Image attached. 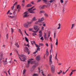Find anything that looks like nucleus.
I'll use <instances>...</instances> for the list:
<instances>
[{"label":"nucleus","instance_id":"nucleus-3","mask_svg":"<svg viewBox=\"0 0 76 76\" xmlns=\"http://www.w3.org/2000/svg\"><path fill=\"white\" fill-rule=\"evenodd\" d=\"M31 24V22H27V23L24 24V26L26 28H28L30 27V24Z\"/></svg>","mask_w":76,"mask_h":76},{"label":"nucleus","instance_id":"nucleus-9","mask_svg":"<svg viewBox=\"0 0 76 76\" xmlns=\"http://www.w3.org/2000/svg\"><path fill=\"white\" fill-rule=\"evenodd\" d=\"M51 70H52V72L53 73L55 71V66L54 65H52L51 66Z\"/></svg>","mask_w":76,"mask_h":76},{"label":"nucleus","instance_id":"nucleus-16","mask_svg":"<svg viewBox=\"0 0 76 76\" xmlns=\"http://www.w3.org/2000/svg\"><path fill=\"white\" fill-rule=\"evenodd\" d=\"M36 59L37 60L39 61V60H40V56H37V57H36Z\"/></svg>","mask_w":76,"mask_h":76},{"label":"nucleus","instance_id":"nucleus-60","mask_svg":"<svg viewBox=\"0 0 76 76\" xmlns=\"http://www.w3.org/2000/svg\"><path fill=\"white\" fill-rule=\"evenodd\" d=\"M44 27H42V31H43V30H44Z\"/></svg>","mask_w":76,"mask_h":76},{"label":"nucleus","instance_id":"nucleus-18","mask_svg":"<svg viewBox=\"0 0 76 76\" xmlns=\"http://www.w3.org/2000/svg\"><path fill=\"white\" fill-rule=\"evenodd\" d=\"M43 1L45 2V3L46 4H49V1H48L47 0H43Z\"/></svg>","mask_w":76,"mask_h":76},{"label":"nucleus","instance_id":"nucleus-37","mask_svg":"<svg viewBox=\"0 0 76 76\" xmlns=\"http://www.w3.org/2000/svg\"><path fill=\"white\" fill-rule=\"evenodd\" d=\"M32 35L33 36H35V35H37V34L36 33H33Z\"/></svg>","mask_w":76,"mask_h":76},{"label":"nucleus","instance_id":"nucleus-57","mask_svg":"<svg viewBox=\"0 0 76 76\" xmlns=\"http://www.w3.org/2000/svg\"><path fill=\"white\" fill-rule=\"evenodd\" d=\"M10 10H8V12L7 13V14H9V12H10Z\"/></svg>","mask_w":76,"mask_h":76},{"label":"nucleus","instance_id":"nucleus-54","mask_svg":"<svg viewBox=\"0 0 76 76\" xmlns=\"http://www.w3.org/2000/svg\"><path fill=\"white\" fill-rule=\"evenodd\" d=\"M72 72H75L76 71V70H72Z\"/></svg>","mask_w":76,"mask_h":76},{"label":"nucleus","instance_id":"nucleus-23","mask_svg":"<svg viewBox=\"0 0 76 76\" xmlns=\"http://www.w3.org/2000/svg\"><path fill=\"white\" fill-rule=\"evenodd\" d=\"M19 32L21 34V35H22V36H23V33H22V32L21 30L20 29H19Z\"/></svg>","mask_w":76,"mask_h":76},{"label":"nucleus","instance_id":"nucleus-45","mask_svg":"<svg viewBox=\"0 0 76 76\" xmlns=\"http://www.w3.org/2000/svg\"><path fill=\"white\" fill-rule=\"evenodd\" d=\"M73 74V72H72L71 74H69L70 76H71Z\"/></svg>","mask_w":76,"mask_h":76},{"label":"nucleus","instance_id":"nucleus-43","mask_svg":"<svg viewBox=\"0 0 76 76\" xmlns=\"http://www.w3.org/2000/svg\"><path fill=\"white\" fill-rule=\"evenodd\" d=\"M60 0V2L61 3H63L64 2V1L63 0Z\"/></svg>","mask_w":76,"mask_h":76},{"label":"nucleus","instance_id":"nucleus-44","mask_svg":"<svg viewBox=\"0 0 76 76\" xmlns=\"http://www.w3.org/2000/svg\"><path fill=\"white\" fill-rule=\"evenodd\" d=\"M39 45H41L42 46H43V43H39Z\"/></svg>","mask_w":76,"mask_h":76},{"label":"nucleus","instance_id":"nucleus-21","mask_svg":"<svg viewBox=\"0 0 76 76\" xmlns=\"http://www.w3.org/2000/svg\"><path fill=\"white\" fill-rule=\"evenodd\" d=\"M31 44L33 45L34 44H35L36 42L35 41H31Z\"/></svg>","mask_w":76,"mask_h":76},{"label":"nucleus","instance_id":"nucleus-28","mask_svg":"<svg viewBox=\"0 0 76 76\" xmlns=\"http://www.w3.org/2000/svg\"><path fill=\"white\" fill-rule=\"evenodd\" d=\"M8 17L9 18H12V19L14 17V16H10V15H8Z\"/></svg>","mask_w":76,"mask_h":76},{"label":"nucleus","instance_id":"nucleus-35","mask_svg":"<svg viewBox=\"0 0 76 76\" xmlns=\"http://www.w3.org/2000/svg\"><path fill=\"white\" fill-rule=\"evenodd\" d=\"M41 73L42 74L43 76H45V75L43 73V71H42Z\"/></svg>","mask_w":76,"mask_h":76},{"label":"nucleus","instance_id":"nucleus-41","mask_svg":"<svg viewBox=\"0 0 76 76\" xmlns=\"http://www.w3.org/2000/svg\"><path fill=\"white\" fill-rule=\"evenodd\" d=\"M43 26H46V25H45V23L43 22Z\"/></svg>","mask_w":76,"mask_h":76},{"label":"nucleus","instance_id":"nucleus-31","mask_svg":"<svg viewBox=\"0 0 76 76\" xmlns=\"http://www.w3.org/2000/svg\"><path fill=\"white\" fill-rule=\"evenodd\" d=\"M33 76H38V74H34L33 75Z\"/></svg>","mask_w":76,"mask_h":76},{"label":"nucleus","instance_id":"nucleus-30","mask_svg":"<svg viewBox=\"0 0 76 76\" xmlns=\"http://www.w3.org/2000/svg\"><path fill=\"white\" fill-rule=\"evenodd\" d=\"M25 40H26V42H29V40H28V39H27V37H25Z\"/></svg>","mask_w":76,"mask_h":76},{"label":"nucleus","instance_id":"nucleus-22","mask_svg":"<svg viewBox=\"0 0 76 76\" xmlns=\"http://www.w3.org/2000/svg\"><path fill=\"white\" fill-rule=\"evenodd\" d=\"M26 69H24V70H23V75H24L26 72Z\"/></svg>","mask_w":76,"mask_h":76},{"label":"nucleus","instance_id":"nucleus-19","mask_svg":"<svg viewBox=\"0 0 76 76\" xmlns=\"http://www.w3.org/2000/svg\"><path fill=\"white\" fill-rule=\"evenodd\" d=\"M46 50L47 51H46V56H47L49 55V53L48 52V49H47Z\"/></svg>","mask_w":76,"mask_h":76},{"label":"nucleus","instance_id":"nucleus-14","mask_svg":"<svg viewBox=\"0 0 76 76\" xmlns=\"http://www.w3.org/2000/svg\"><path fill=\"white\" fill-rule=\"evenodd\" d=\"M41 22V19H39L38 20V21H37L35 23V24H38L40 23Z\"/></svg>","mask_w":76,"mask_h":76},{"label":"nucleus","instance_id":"nucleus-64","mask_svg":"<svg viewBox=\"0 0 76 76\" xmlns=\"http://www.w3.org/2000/svg\"><path fill=\"white\" fill-rule=\"evenodd\" d=\"M40 49L39 48H38L37 49V50H40Z\"/></svg>","mask_w":76,"mask_h":76},{"label":"nucleus","instance_id":"nucleus-20","mask_svg":"<svg viewBox=\"0 0 76 76\" xmlns=\"http://www.w3.org/2000/svg\"><path fill=\"white\" fill-rule=\"evenodd\" d=\"M44 38H45V39L46 40H48V38H47V35H44Z\"/></svg>","mask_w":76,"mask_h":76},{"label":"nucleus","instance_id":"nucleus-52","mask_svg":"<svg viewBox=\"0 0 76 76\" xmlns=\"http://www.w3.org/2000/svg\"><path fill=\"white\" fill-rule=\"evenodd\" d=\"M21 57L25 56L23 54H21V55L20 56Z\"/></svg>","mask_w":76,"mask_h":76},{"label":"nucleus","instance_id":"nucleus-2","mask_svg":"<svg viewBox=\"0 0 76 76\" xmlns=\"http://www.w3.org/2000/svg\"><path fill=\"white\" fill-rule=\"evenodd\" d=\"M34 29L36 31H33L32 32L35 34L37 33L39 29V27H38V26H34Z\"/></svg>","mask_w":76,"mask_h":76},{"label":"nucleus","instance_id":"nucleus-34","mask_svg":"<svg viewBox=\"0 0 76 76\" xmlns=\"http://www.w3.org/2000/svg\"><path fill=\"white\" fill-rule=\"evenodd\" d=\"M57 53H56V57H55V59H56V60H58L57 58Z\"/></svg>","mask_w":76,"mask_h":76},{"label":"nucleus","instance_id":"nucleus-27","mask_svg":"<svg viewBox=\"0 0 76 76\" xmlns=\"http://www.w3.org/2000/svg\"><path fill=\"white\" fill-rule=\"evenodd\" d=\"M32 7V5L31 4H28L26 6L27 7Z\"/></svg>","mask_w":76,"mask_h":76},{"label":"nucleus","instance_id":"nucleus-17","mask_svg":"<svg viewBox=\"0 0 76 76\" xmlns=\"http://www.w3.org/2000/svg\"><path fill=\"white\" fill-rule=\"evenodd\" d=\"M39 8L40 9H44L45 7H44V6L43 5V6H40V7H39Z\"/></svg>","mask_w":76,"mask_h":76},{"label":"nucleus","instance_id":"nucleus-13","mask_svg":"<svg viewBox=\"0 0 76 76\" xmlns=\"http://www.w3.org/2000/svg\"><path fill=\"white\" fill-rule=\"evenodd\" d=\"M37 20V19H36V18L35 17H34L33 19L31 21V22H31V23H32V22H33V21H36Z\"/></svg>","mask_w":76,"mask_h":76},{"label":"nucleus","instance_id":"nucleus-40","mask_svg":"<svg viewBox=\"0 0 76 76\" xmlns=\"http://www.w3.org/2000/svg\"><path fill=\"white\" fill-rule=\"evenodd\" d=\"M65 11V8H64V7H63V12H64Z\"/></svg>","mask_w":76,"mask_h":76},{"label":"nucleus","instance_id":"nucleus-8","mask_svg":"<svg viewBox=\"0 0 76 76\" xmlns=\"http://www.w3.org/2000/svg\"><path fill=\"white\" fill-rule=\"evenodd\" d=\"M25 51L26 53H28V54H29L30 53L29 52V49L27 47H26L25 48Z\"/></svg>","mask_w":76,"mask_h":76},{"label":"nucleus","instance_id":"nucleus-56","mask_svg":"<svg viewBox=\"0 0 76 76\" xmlns=\"http://www.w3.org/2000/svg\"><path fill=\"white\" fill-rule=\"evenodd\" d=\"M32 30H33V28H29V31H32Z\"/></svg>","mask_w":76,"mask_h":76},{"label":"nucleus","instance_id":"nucleus-53","mask_svg":"<svg viewBox=\"0 0 76 76\" xmlns=\"http://www.w3.org/2000/svg\"><path fill=\"white\" fill-rule=\"evenodd\" d=\"M40 39H41V40H44V39H43V37H42Z\"/></svg>","mask_w":76,"mask_h":76},{"label":"nucleus","instance_id":"nucleus-6","mask_svg":"<svg viewBox=\"0 0 76 76\" xmlns=\"http://www.w3.org/2000/svg\"><path fill=\"white\" fill-rule=\"evenodd\" d=\"M29 12H26L24 13L23 14V17L24 18H26L28 17L29 16L28 14Z\"/></svg>","mask_w":76,"mask_h":76},{"label":"nucleus","instance_id":"nucleus-25","mask_svg":"<svg viewBox=\"0 0 76 76\" xmlns=\"http://www.w3.org/2000/svg\"><path fill=\"white\" fill-rule=\"evenodd\" d=\"M3 57V54L1 53H0V60H1V58H2Z\"/></svg>","mask_w":76,"mask_h":76},{"label":"nucleus","instance_id":"nucleus-50","mask_svg":"<svg viewBox=\"0 0 76 76\" xmlns=\"http://www.w3.org/2000/svg\"><path fill=\"white\" fill-rule=\"evenodd\" d=\"M51 49H52V48H53V45H52V43L51 44Z\"/></svg>","mask_w":76,"mask_h":76},{"label":"nucleus","instance_id":"nucleus-36","mask_svg":"<svg viewBox=\"0 0 76 76\" xmlns=\"http://www.w3.org/2000/svg\"><path fill=\"white\" fill-rule=\"evenodd\" d=\"M45 15L46 17H48V14H46V13H45Z\"/></svg>","mask_w":76,"mask_h":76},{"label":"nucleus","instance_id":"nucleus-59","mask_svg":"<svg viewBox=\"0 0 76 76\" xmlns=\"http://www.w3.org/2000/svg\"><path fill=\"white\" fill-rule=\"evenodd\" d=\"M39 34H42V31H40L39 32Z\"/></svg>","mask_w":76,"mask_h":76},{"label":"nucleus","instance_id":"nucleus-26","mask_svg":"<svg viewBox=\"0 0 76 76\" xmlns=\"http://www.w3.org/2000/svg\"><path fill=\"white\" fill-rule=\"evenodd\" d=\"M15 45L17 47V48H18L19 47V45H18V43H15Z\"/></svg>","mask_w":76,"mask_h":76},{"label":"nucleus","instance_id":"nucleus-49","mask_svg":"<svg viewBox=\"0 0 76 76\" xmlns=\"http://www.w3.org/2000/svg\"><path fill=\"white\" fill-rule=\"evenodd\" d=\"M35 45L36 47H38V45H37V44H36V43H35Z\"/></svg>","mask_w":76,"mask_h":76},{"label":"nucleus","instance_id":"nucleus-7","mask_svg":"<svg viewBox=\"0 0 76 76\" xmlns=\"http://www.w3.org/2000/svg\"><path fill=\"white\" fill-rule=\"evenodd\" d=\"M52 55H51L49 57V61L50 63V65H51L53 64V62L52 61Z\"/></svg>","mask_w":76,"mask_h":76},{"label":"nucleus","instance_id":"nucleus-12","mask_svg":"<svg viewBox=\"0 0 76 76\" xmlns=\"http://www.w3.org/2000/svg\"><path fill=\"white\" fill-rule=\"evenodd\" d=\"M46 4H47V5H44V8L45 7H49V6H50V4L49 3H47Z\"/></svg>","mask_w":76,"mask_h":76},{"label":"nucleus","instance_id":"nucleus-58","mask_svg":"<svg viewBox=\"0 0 76 76\" xmlns=\"http://www.w3.org/2000/svg\"><path fill=\"white\" fill-rule=\"evenodd\" d=\"M67 2H68V1H65L64 3H65V4H67Z\"/></svg>","mask_w":76,"mask_h":76},{"label":"nucleus","instance_id":"nucleus-39","mask_svg":"<svg viewBox=\"0 0 76 76\" xmlns=\"http://www.w3.org/2000/svg\"><path fill=\"white\" fill-rule=\"evenodd\" d=\"M12 33V34L14 32V30L12 28H11Z\"/></svg>","mask_w":76,"mask_h":76},{"label":"nucleus","instance_id":"nucleus-29","mask_svg":"<svg viewBox=\"0 0 76 76\" xmlns=\"http://www.w3.org/2000/svg\"><path fill=\"white\" fill-rule=\"evenodd\" d=\"M56 46H57L58 45V40L57 38L56 39Z\"/></svg>","mask_w":76,"mask_h":76},{"label":"nucleus","instance_id":"nucleus-62","mask_svg":"<svg viewBox=\"0 0 76 76\" xmlns=\"http://www.w3.org/2000/svg\"><path fill=\"white\" fill-rule=\"evenodd\" d=\"M42 0H38L37 1V2H39L40 1H41Z\"/></svg>","mask_w":76,"mask_h":76},{"label":"nucleus","instance_id":"nucleus-47","mask_svg":"<svg viewBox=\"0 0 76 76\" xmlns=\"http://www.w3.org/2000/svg\"><path fill=\"white\" fill-rule=\"evenodd\" d=\"M74 25H75V24H72V28H72V29L73 28V27H74Z\"/></svg>","mask_w":76,"mask_h":76},{"label":"nucleus","instance_id":"nucleus-10","mask_svg":"<svg viewBox=\"0 0 76 76\" xmlns=\"http://www.w3.org/2000/svg\"><path fill=\"white\" fill-rule=\"evenodd\" d=\"M5 61H3V64L4 65H6L7 64V58L5 59Z\"/></svg>","mask_w":76,"mask_h":76},{"label":"nucleus","instance_id":"nucleus-15","mask_svg":"<svg viewBox=\"0 0 76 76\" xmlns=\"http://www.w3.org/2000/svg\"><path fill=\"white\" fill-rule=\"evenodd\" d=\"M18 3V2H15V3L14 4V6H13L12 7V10H13L14 9V6H15H15H16V5Z\"/></svg>","mask_w":76,"mask_h":76},{"label":"nucleus","instance_id":"nucleus-33","mask_svg":"<svg viewBox=\"0 0 76 76\" xmlns=\"http://www.w3.org/2000/svg\"><path fill=\"white\" fill-rule=\"evenodd\" d=\"M44 12H45L43 10L41 11L40 12V14L43 13H44Z\"/></svg>","mask_w":76,"mask_h":76},{"label":"nucleus","instance_id":"nucleus-55","mask_svg":"<svg viewBox=\"0 0 76 76\" xmlns=\"http://www.w3.org/2000/svg\"><path fill=\"white\" fill-rule=\"evenodd\" d=\"M44 20V18L43 17H42V18L41 21H43Z\"/></svg>","mask_w":76,"mask_h":76},{"label":"nucleus","instance_id":"nucleus-63","mask_svg":"<svg viewBox=\"0 0 76 76\" xmlns=\"http://www.w3.org/2000/svg\"><path fill=\"white\" fill-rule=\"evenodd\" d=\"M38 52V51L36 50V52H35L34 53V54H36V53Z\"/></svg>","mask_w":76,"mask_h":76},{"label":"nucleus","instance_id":"nucleus-32","mask_svg":"<svg viewBox=\"0 0 76 76\" xmlns=\"http://www.w3.org/2000/svg\"><path fill=\"white\" fill-rule=\"evenodd\" d=\"M50 32H49V34H48V37H47V38L48 39L49 38V37L50 36Z\"/></svg>","mask_w":76,"mask_h":76},{"label":"nucleus","instance_id":"nucleus-24","mask_svg":"<svg viewBox=\"0 0 76 76\" xmlns=\"http://www.w3.org/2000/svg\"><path fill=\"white\" fill-rule=\"evenodd\" d=\"M58 26H59L58 28H57V29H60L61 28V25L60 24H58Z\"/></svg>","mask_w":76,"mask_h":76},{"label":"nucleus","instance_id":"nucleus-46","mask_svg":"<svg viewBox=\"0 0 76 76\" xmlns=\"http://www.w3.org/2000/svg\"><path fill=\"white\" fill-rule=\"evenodd\" d=\"M20 5H17V9H18L19 8Z\"/></svg>","mask_w":76,"mask_h":76},{"label":"nucleus","instance_id":"nucleus-48","mask_svg":"<svg viewBox=\"0 0 76 76\" xmlns=\"http://www.w3.org/2000/svg\"><path fill=\"white\" fill-rule=\"evenodd\" d=\"M39 38L41 37H42V34H39Z\"/></svg>","mask_w":76,"mask_h":76},{"label":"nucleus","instance_id":"nucleus-61","mask_svg":"<svg viewBox=\"0 0 76 76\" xmlns=\"http://www.w3.org/2000/svg\"><path fill=\"white\" fill-rule=\"evenodd\" d=\"M7 39H8V34H7Z\"/></svg>","mask_w":76,"mask_h":76},{"label":"nucleus","instance_id":"nucleus-11","mask_svg":"<svg viewBox=\"0 0 76 76\" xmlns=\"http://www.w3.org/2000/svg\"><path fill=\"white\" fill-rule=\"evenodd\" d=\"M19 57V58L20 60H21L22 61H25L26 59V58L25 57H23V58H22V59H21L20 57Z\"/></svg>","mask_w":76,"mask_h":76},{"label":"nucleus","instance_id":"nucleus-51","mask_svg":"<svg viewBox=\"0 0 76 76\" xmlns=\"http://www.w3.org/2000/svg\"><path fill=\"white\" fill-rule=\"evenodd\" d=\"M56 32H55L54 33V38H55V37H56Z\"/></svg>","mask_w":76,"mask_h":76},{"label":"nucleus","instance_id":"nucleus-38","mask_svg":"<svg viewBox=\"0 0 76 76\" xmlns=\"http://www.w3.org/2000/svg\"><path fill=\"white\" fill-rule=\"evenodd\" d=\"M54 0H50V3H53V1H54Z\"/></svg>","mask_w":76,"mask_h":76},{"label":"nucleus","instance_id":"nucleus-1","mask_svg":"<svg viewBox=\"0 0 76 76\" xmlns=\"http://www.w3.org/2000/svg\"><path fill=\"white\" fill-rule=\"evenodd\" d=\"M34 59H30L29 61H28V64L26 66V68H28L29 66V64L31 63V64H34V65H38V62L35 61H33Z\"/></svg>","mask_w":76,"mask_h":76},{"label":"nucleus","instance_id":"nucleus-4","mask_svg":"<svg viewBox=\"0 0 76 76\" xmlns=\"http://www.w3.org/2000/svg\"><path fill=\"white\" fill-rule=\"evenodd\" d=\"M34 7H32L31 8L28 9V11L30 13H34V12L33 10H36V8L34 9L33 10L32 9Z\"/></svg>","mask_w":76,"mask_h":76},{"label":"nucleus","instance_id":"nucleus-42","mask_svg":"<svg viewBox=\"0 0 76 76\" xmlns=\"http://www.w3.org/2000/svg\"><path fill=\"white\" fill-rule=\"evenodd\" d=\"M67 6V4H66L65 3H64L63 4V6L64 7H65L66 6Z\"/></svg>","mask_w":76,"mask_h":76},{"label":"nucleus","instance_id":"nucleus-5","mask_svg":"<svg viewBox=\"0 0 76 76\" xmlns=\"http://www.w3.org/2000/svg\"><path fill=\"white\" fill-rule=\"evenodd\" d=\"M37 64L38 65H37V64H35L36 65H33L32 67H31V72H33L34 70L35 69V68H36V66H38V63L37 62Z\"/></svg>","mask_w":76,"mask_h":76}]
</instances>
